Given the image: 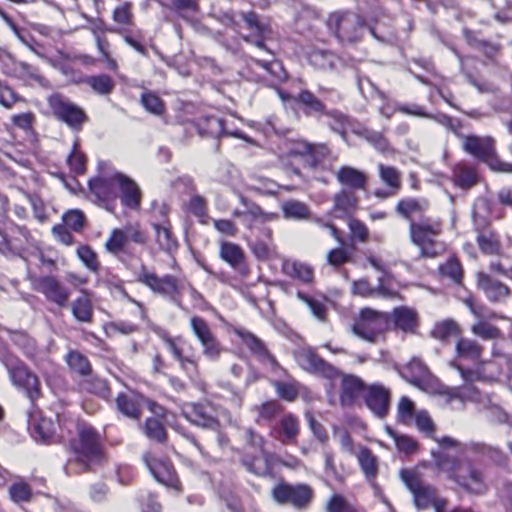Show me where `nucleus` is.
Returning a JSON list of instances; mask_svg holds the SVG:
<instances>
[{
	"label": "nucleus",
	"instance_id": "obj_11",
	"mask_svg": "<svg viewBox=\"0 0 512 512\" xmlns=\"http://www.w3.org/2000/svg\"><path fill=\"white\" fill-rule=\"evenodd\" d=\"M272 496L278 503H289L297 508L306 507L312 500L313 490L305 484H279L272 490Z\"/></svg>",
	"mask_w": 512,
	"mask_h": 512
},
{
	"label": "nucleus",
	"instance_id": "obj_8",
	"mask_svg": "<svg viewBox=\"0 0 512 512\" xmlns=\"http://www.w3.org/2000/svg\"><path fill=\"white\" fill-rule=\"evenodd\" d=\"M47 103L53 115L71 129L80 130L87 121L84 110L62 94L54 93L48 96Z\"/></svg>",
	"mask_w": 512,
	"mask_h": 512
},
{
	"label": "nucleus",
	"instance_id": "obj_2",
	"mask_svg": "<svg viewBox=\"0 0 512 512\" xmlns=\"http://www.w3.org/2000/svg\"><path fill=\"white\" fill-rule=\"evenodd\" d=\"M74 458L65 466L66 473H81L102 459L99 436L93 428L83 426L79 430V440L73 445Z\"/></svg>",
	"mask_w": 512,
	"mask_h": 512
},
{
	"label": "nucleus",
	"instance_id": "obj_49",
	"mask_svg": "<svg viewBox=\"0 0 512 512\" xmlns=\"http://www.w3.org/2000/svg\"><path fill=\"white\" fill-rule=\"evenodd\" d=\"M432 456L436 466L440 470L448 472L453 480L455 474H460V461L457 457L442 451L432 452Z\"/></svg>",
	"mask_w": 512,
	"mask_h": 512
},
{
	"label": "nucleus",
	"instance_id": "obj_42",
	"mask_svg": "<svg viewBox=\"0 0 512 512\" xmlns=\"http://www.w3.org/2000/svg\"><path fill=\"white\" fill-rule=\"evenodd\" d=\"M353 132L366 140L377 151L381 153L390 151V144L382 132L365 127L354 129Z\"/></svg>",
	"mask_w": 512,
	"mask_h": 512
},
{
	"label": "nucleus",
	"instance_id": "obj_58",
	"mask_svg": "<svg viewBox=\"0 0 512 512\" xmlns=\"http://www.w3.org/2000/svg\"><path fill=\"white\" fill-rule=\"evenodd\" d=\"M141 104L146 111L160 116L164 113L165 104L163 100L152 91H144L141 95Z\"/></svg>",
	"mask_w": 512,
	"mask_h": 512
},
{
	"label": "nucleus",
	"instance_id": "obj_63",
	"mask_svg": "<svg viewBox=\"0 0 512 512\" xmlns=\"http://www.w3.org/2000/svg\"><path fill=\"white\" fill-rule=\"evenodd\" d=\"M9 496L17 504L29 502L32 498V490L27 483L17 481L9 487Z\"/></svg>",
	"mask_w": 512,
	"mask_h": 512
},
{
	"label": "nucleus",
	"instance_id": "obj_21",
	"mask_svg": "<svg viewBox=\"0 0 512 512\" xmlns=\"http://www.w3.org/2000/svg\"><path fill=\"white\" fill-rule=\"evenodd\" d=\"M235 333L260 362L271 367L277 365L275 358L269 353L264 343L258 337L244 329H236Z\"/></svg>",
	"mask_w": 512,
	"mask_h": 512
},
{
	"label": "nucleus",
	"instance_id": "obj_7",
	"mask_svg": "<svg viewBox=\"0 0 512 512\" xmlns=\"http://www.w3.org/2000/svg\"><path fill=\"white\" fill-rule=\"evenodd\" d=\"M0 361L7 368L14 385L22 388L29 399L34 400L40 395L38 378L32 374L15 356L10 353L0 355Z\"/></svg>",
	"mask_w": 512,
	"mask_h": 512
},
{
	"label": "nucleus",
	"instance_id": "obj_12",
	"mask_svg": "<svg viewBox=\"0 0 512 512\" xmlns=\"http://www.w3.org/2000/svg\"><path fill=\"white\" fill-rule=\"evenodd\" d=\"M142 458L150 473L159 483L168 488L180 490V481L174 467L168 460L159 459L151 452L144 453Z\"/></svg>",
	"mask_w": 512,
	"mask_h": 512
},
{
	"label": "nucleus",
	"instance_id": "obj_30",
	"mask_svg": "<svg viewBox=\"0 0 512 512\" xmlns=\"http://www.w3.org/2000/svg\"><path fill=\"white\" fill-rule=\"evenodd\" d=\"M299 432L298 419L292 414H286L279 421L278 428L274 429V436L284 444H292L296 441Z\"/></svg>",
	"mask_w": 512,
	"mask_h": 512
},
{
	"label": "nucleus",
	"instance_id": "obj_17",
	"mask_svg": "<svg viewBox=\"0 0 512 512\" xmlns=\"http://www.w3.org/2000/svg\"><path fill=\"white\" fill-rule=\"evenodd\" d=\"M400 375L407 382L422 390H428L434 381L428 367L419 358H412L407 365L401 368Z\"/></svg>",
	"mask_w": 512,
	"mask_h": 512
},
{
	"label": "nucleus",
	"instance_id": "obj_54",
	"mask_svg": "<svg viewBox=\"0 0 512 512\" xmlns=\"http://www.w3.org/2000/svg\"><path fill=\"white\" fill-rule=\"evenodd\" d=\"M459 327L453 320H444L437 323L431 331V336L441 341H447L459 335Z\"/></svg>",
	"mask_w": 512,
	"mask_h": 512
},
{
	"label": "nucleus",
	"instance_id": "obj_24",
	"mask_svg": "<svg viewBox=\"0 0 512 512\" xmlns=\"http://www.w3.org/2000/svg\"><path fill=\"white\" fill-rule=\"evenodd\" d=\"M198 132L201 136L218 138L220 136H233L237 138H243L240 131H230L225 127L223 119L215 116L203 117L198 121L197 124Z\"/></svg>",
	"mask_w": 512,
	"mask_h": 512
},
{
	"label": "nucleus",
	"instance_id": "obj_55",
	"mask_svg": "<svg viewBox=\"0 0 512 512\" xmlns=\"http://www.w3.org/2000/svg\"><path fill=\"white\" fill-rule=\"evenodd\" d=\"M12 342L18 346L29 358H34L38 354V347L34 339L22 331L11 334Z\"/></svg>",
	"mask_w": 512,
	"mask_h": 512
},
{
	"label": "nucleus",
	"instance_id": "obj_37",
	"mask_svg": "<svg viewBox=\"0 0 512 512\" xmlns=\"http://www.w3.org/2000/svg\"><path fill=\"white\" fill-rule=\"evenodd\" d=\"M158 335L163 339L166 346L173 354L174 358L180 363L182 369L186 371H197V361L192 357L184 356L182 350L178 346L176 340L172 339L166 332L161 329L155 330Z\"/></svg>",
	"mask_w": 512,
	"mask_h": 512
},
{
	"label": "nucleus",
	"instance_id": "obj_33",
	"mask_svg": "<svg viewBox=\"0 0 512 512\" xmlns=\"http://www.w3.org/2000/svg\"><path fill=\"white\" fill-rule=\"evenodd\" d=\"M311 65L321 70H339L343 61L336 54L327 50L315 49L308 55Z\"/></svg>",
	"mask_w": 512,
	"mask_h": 512
},
{
	"label": "nucleus",
	"instance_id": "obj_41",
	"mask_svg": "<svg viewBox=\"0 0 512 512\" xmlns=\"http://www.w3.org/2000/svg\"><path fill=\"white\" fill-rule=\"evenodd\" d=\"M82 82L91 88V90L101 96L109 95L115 88V82L107 74H98L86 76Z\"/></svg>",
	"mask_w": 512,
	"mask_h": 512
},
{
	"label": "nucleus",
	"instance_id": "obj_64",
	"mask_svg": "<svg viewBox=\"0 0 512 512\" xmlns=\"http://www.w3.org/2000/svg\"><path fill=\"white\" fill-rule=\"evenodd\" d=\"M64 226L72 229L75 232H80L85 224L86 217L84 213L79 209H71L63 214Z\"/></svg>",
	"mask_w": 512,
	"mask_h": 512
},
{
	"label": "nucleus",
	"instance_id": "obj_57",
	"mask_svg": "<svg viewBox=\"0 0 512 512\" xmlns=\"http://www.w3.org/2000/svg\"><path fill=\"white\" fill-rule=\"evenodd\" d=\"M379 176L383 183H385L391 190L398 192L401 187L400 172L392 167L384 164L378 165Z\"/></svg>",
	"mask_w": 512,
	"mask_h": 512
},
{
	"label": "nucleus",
	"instance_id": "obj_34",
	"mask_svg": "<svg viewBox=\"0 0 512 512\" xmlns=\"http://www.w3.org/2000/svg\"><path fill=\"white\" fill-rule=\"evenodd\" d=\"M463 452H470L481 457H487L497 465H503L506 463V457L498 447L486 444L484 442L471 441L465 443L463 446Z\"/></svg>",
	"mask_w": 512,
	"mask_h": 512
},
{
	"label": "nucleus",
	"instance_id": "obj_16",
	"mask_svg": "<svg viewBox=\"0 0 512 512\" xmlns=\"http://www.w3.org/2000/svg\"><path fill=\"white\" fill-rule=\"evenodd\" d=\"M364 401L371 412L378 418H384L390 407V390L384 385L376 383L364 390Z\"/></svg>",
	"mask_w": 512,
	"mask_h": 512
},
{
	"label": "nucleus",
	"instance_id": "obj_26",
	"mask_svg": "<svg viewBox=\"0 0 512 512\" xmlns=\"http://www.w3.org/2000/svg\"><path fill=\"white\" fill-rule=\"evenodd\" d=\"M144 397L134 391L120 393L116 398V405L119 412L124 416L138 420L141 417Z\"/></svg>",
	"mask_w": 512,
	"mask_h": 512
},
{
	"label": "nucleus",
	"instance_id": "obj_59",
	"mask_svg": "<svg viewBox=\"0 0 512 512\" xmlns=\"http://www.w3.org/2000/svg\"><path fill=\"white\" fill-rule=\"evenodd\" d=\"M25 99L17 94L5 81L0 79V105L12 109L17 103H24Z\"/></svg>",
	"mask_w": 512,
	"mask_h": 512
},
{
	"label": "nucleus",
	"instance_id": "obj_61",
	"mask_svg": "<svg viewBox=\"0 0 512 512\" xmlns=\"http://www.w3.org/2000/svg\"><path fill=\"white\" fill-rule=\"evenodd\" d=\"M153 227L156 232V241L163 250L170 252L177 248V241L167 226L153 224Z\"/></svg>",
	"mask_w": 512,
	"mask_h": 512
},
{
	"label": "nucleus",
	"instance_id": "obj_50",
	"mask_svg": "<svg viewBox=\"0 0 512 512\" xmlns=\"http://www.w3.org/2000/svg\"><path fill=\"white\" fill-rule=\"evenodd\" d=\"M453 178L460 187H471L476 183L477 174L471 166L466 163H458L453 169Z\"/></svg>",
	"mask_w": 512,
	"mask_h": 512
},
{
	"label": "nucleus",
	"instance_id": "obj_45",
	"mask_svg": "<svg viewBox=\"0 0 512 512\" xmlns=\"http://www.w3.org/2000/svg\"><path fill=\"white\" fill-rule=\"evenodd\" d=\"M65 360L69 368L81 376L82 379L86 378L90 373H92L88 358L79 351H69L65 357Z\"/></svg>",
	"mask_w": 512,
	"mask_h": 512
},
{
	"label": "nucleus",
	"instance_id": "obj_44",
	"mask_svg": "<svg viewBox=\"0 0 512 512\" xmlns=\"http://www.w3.org/2000/svg\"><path fill=\"white\" fill-rule=\"evenodd\" d=\"M325 116L330 118V128L338 133L343 140L347 138V129L353 128V119L339 110H327Z\"/></svg>",
	"mask_w": 512,
	"mask_h": 512
},
{
	"label": "nucleus",
	"instance_id": "obj_48",
	"mask_svg": "<svg viewBox=\"0 0 512 512\" xmlns=\"http://www.w3.org/2000/svg\"><path fill=\"white\" fill-rule=\"evenodd\" d=\"M219 253L221 259L234 268L238 267L244 259L242 248L232 242H222Z\"/></svg>",
	"mask_w": 512,
	"mask_h": 512
},
{
	"label": "nucleus",
	"instance_id": "obj_1",
	"mask_svg": "<svg viewBox=\"0 0 512 512\" xmlns=\"http://www.w3.org/2000/svg\"><path fill=\"white\" fill-rule=\"evenodd\" d=\"M442 224L439 220L421 218L409 225L410 241L419 248L420 257L436 258L446 251V245L439 239Z\"/></svg>",
	"mask_w": 512,
	"mask_h": 512
},
{
	"label": "nucleus",
	"instance_id": "obj_52",
	"mask_svg": "<svg viewBox=\"0 0 512 512\" xmlns=\"http://www.w3.org/2000/svg\"><path fill=\"white\" fill-rule=\"evenodd\" d=\"M480 250L487 255H500L501 244L498 236L491 231L482 232L477 237Z\"/></svg>",
	"mask_w": 512,
	"mask_h": 512
},
{
	"label": "nucleus",
	"instance_id": "obj_6",
	"mask_svg": "<svg viewBox=\"0 0 512 512\" xmlns=\"http://www.w3.org/2000/svg\"><path fill=\"white\" fill-rule=\"evenodd\" d=\"M139 281L149 287L154 293H157L178 307L183 308L181 304V294L184 289V282L174 275L166 274L163 277L155 273L143 270L139 274Z\"/></svg>",
	"mask_w": 512,
	"mask_h": 512
},
{
	"label": "nucleus",
	"instance_id": "obj_53",
	"mask_svg": "<svg viewBox=\"0 0 512 512\" xmlns=\"http://www.w3.org/2000/svg\"><path fill=\"white\" fill-rule=\"evenodd\" d=\"M456 351L459 357L477 361L481 356L482 347L474 340L461 338L457 342Z\"/></svg>",
	"mask_w": 512,
	"mask_h": 512
},
{
	"label": "nucleus",
	"instance_id": "obj_62",
	"mask_svg": "<svg viewBox=\"0 0 512 512\" xmlns=\"http://www.w3.org/2000/svg\"><path fill=\"white\" fill-rule=\"evenodd\" d=\"M327 512H362L344 496L334 494L326 503Z\"/></svg>",
	"mask_w": 512,
	"mask_h": 512
},
{
	"label": "nucleus",
	"instance_id": "obj_5",
	"mask_svg": "<svg viewBox=\"0 0 512 512\" xmlns=\"http://www.w3.org/2000/svg\"><path fill=\"white\" fill-rule=\"evenodd\" d=\"M327 26L342 43H354L361 39L365 22L353 12H334L327 20Z\"/></svg>",
	"mask_w": 512,
	"mask_h": 512
},
{
	"label": "nucleus",
	"instance_id": "obj_9",
	"mask_svg": "<svg viewBox=\"0 0 512 512\" xmlns=\"http://www.w3.org/2000/svg\"><path fill=\"white\" fill-rule=\"evenodd\" d=\"M400 476L406 487L412 493L417 509L430 507L438 497L437 490L430 484L422 481L416 472L403 469L400 472Z\"/></svg>",
	"mask_w": 512,
	"mask_h": 512
},
{
	"label": "nucleus",
	"instance_id": "obj_46",
	"mask_svg": "<svg viewBox=\"0 0 512 512\" xmlns=\"http://www.w3.org/2000/svg\"><path fill=\"white\" fill-rule=\"evenodd\" d=\"M79 384L81 389L86 392L95 394L104 399L109 397V387L107 382L92 373H90L86 378L81 379Z\"/></svg>",
	"mask_w": 512,
	"mask_h": 512
},
{
	"label": "nucleus",
	"instance_id": "obj_40",
	"mask_svg": "<svg viewBox=\"0 0 512 512\" xmlns=\"http://www.w3.org/2000/svg\"><path fill=\"white\" fill-rule=\"evenodd\" d=\"M71 312L74 318L82 323H91L93 319V305L88 294L84 293L71 303Z\"/></svg>",
	"mask_w": 512,
	"mask_h": 512
},
{
	"label": "nucleus",
	"instance_id": "obj_28",
	"mask_svg": "<svg viewBox=\"0 0 512 512\" xmlns=\"http://www.w3.org/2000/svg\"><path fill=\"white\" fill-rule=\"evenodd\" d=\"M454 481L466 491L473 494H484L487 486L482 472L476 467L469 465L467 476L460 474L454 475Z\"/></svg>",
	"mask_w": 512,
	"mask_h": 512
},
{
	"label": "nucleus",
	"instance_id": "obj_29",
	"mask_svg": "<svg viewBox=\"0 0 512 512\" xmlns=\"http://www.w3.org/2000/svg\"><path fill=\"white\" fill-rule=\"evenodd\" d=\"M390 318L395 327L405 333L414 334L418 327V314L409 307L401 306L393 310Z\"/></svg>",
	"mask_w": 512,
	"mask_h": 512
},
{
	"label": "nucleus",
	"instance_id": "obj_22",
	"mask_svg": "<svg viewBox=\"0 0 512 512\" xmlns=\"http://www.w3.org/2000/svg\"><path fill=\"white\" fill-rule=\"evenodd\" d=\"M437 393L445 397L446 403H452L455 400L461 404L466 402L482 403L479 391L471 384L459 387L442 386Z\"/></svg>",
	"mask_w": 512,
	"mask_h": 512
},
{
	"label": "nucleus",
	"instance_id": "obj_47",
	"mask_svg": "<svg viewBox=\"0 0 512 512\" xmlns=\"http://www.w3.org/2000/svg\"><path fill=\"white\" fill-rule=\"evenodd\" d=\"M359 465L368 480H374L378 474V460L366 447L361 448L358 455Z\"/></svg>",
	"mask_w": 512,
	"mask_h": 512
},
{
	"label": "nucleus",
	"instance_id": "obj_32",
	"mask_svg": "<svg viewBox=\"0 0 512 512\" xmlns=\"http://www.w3.org/2000/svg\"><path fill=\"white\" fill-rule=\"evenodd\" d=\"M57 424L46 417L34 418L31 428L32 437L42 443H53L57 440Z\"/></svg>",
	"mask_w": 512,
	"mask_h": 512
},
{
	"label": "nucleus",
	"instance_id": "obj_15",
	"mask_svg": "<svg viewBox=\"0 0 512 512\" xmlns=\"http://www.w3.org/2000/svg\"><path fill=\"white\" fill-rule=\"evenodd\" d=\"M35 289L46 299L59 307H65L70 297V290L53 276H44L34 282Z\"/></svg>",
	"mask_w": 512,
	"mask_h": 512
},
{
	"label": "nucleus",
	"instance_id": "obj_19",
	"mask_svg": "<svg viewBox=\"0 0 512 512\" xmlns=\"http://www.w3.org/2000/svg\"><path fill=\"white\" fill-rule=\"evenodd\" d=\"M113 180L120 190L122 205L129 209H138L141 202V191L136 182L119 172L113 175Z\"/></svg>",
	"mask_w": 512,
	"mask_h": 512
},
{
	"label": "nucleus",
	"instance_id": "obj_51",
	"mask_svg": "<svg viewBox=\"0 0 512 512\" xmlns=\"http://www.w3.org/2000/svg\"><path fill=\"white\" fill-rule=\"evenodd\" d=\"M283 215L287 219L305 220L309 218L310 212L307 205L297 200H288L281 205Z\"/></svg>",
	"mask_w": 512,
	"mask_h": 512
},
{
	"label": "nucleus",
	"instance_id": "obj_20",
	"mask_svg": "<svg viewBox=\"0 0 512 512\" xmlns=\"http://www.w3.org/2000/svg\"><path fill=\"white\" fill-rule=\"evenodd\" d=\"M477 286L481 289L489 301L497 303L505 301L511 294L510 289L498 280L493 279L484 272L476 274Z\"/></svg>",
	"mask_w": 512,
	"mask_h": 512
},
{
	"label": "nucleus",
	"instance_id": "obj_18",
	"mask_svg": "<svg viewBox=\"0 0 512 512\" xmlns=\"http://www.w3.org/2000/svg\"><path fill=\"white\" fill-rule=\"evenodd\" d=\"M240 16L245 21L248 29L251 30L250 34L244 37V40L257 48L266 50L265 40L269 38L272 33L270 26L261 22L255 12H242Z\"/></svg>",
	"mask_w": 512,
	"mask_h": 512
},
{
	"label": "nucleus",
	"instance_id": "obj_56",
	"mask_svg": "<svg viewBox=\"0 0 512 512\" xmlns=\"http://www.w3.org/2000/svg\"><path fill=\"white\" fill-rule=\"evenodd\" d=\"M103 328L108 337H113L117 334L128 336L139 331L138 325L123 320L105 323Z\"/></svg>",
	"mask_w": 512,
	"mask_h": 512
},
{
	"label": "nucleus",
	"instance_id": "obj_38",
	"mask_svg": "<svg viewBox=\"0 0 512 512\" xmlns=\"http://www.w3.org/2000/svg\"><path fill=\"white\" fill-rule=\"evenodd\" d=\"M293 100L305 107L307 115H325L327 112L326 105L309 90H302Z\"/></svg>",
	"mask_w": 512,
	"mask_h": 512
},
{
	"label": "nucleus",
	"instance_id": "obj_3",
	"mask_svg": "<svg viewBox=\"0 0 512 512\" xmlns=\"http://www.w3.org/2000/svg\"><path fill=\"white\" fill-rule=\"evenodd\" d=\"M463 150L486 163L493 171L512 173V164L501 161L495 150V140L490 136L463 135Z\"/></svg>",
	"mask_w": 512,
	"mask_h": 512
},
{
	"label": "nucleus",
	"instance_id": "obj_14",
	"mask_svg": "<svg viewBox=\"0 0 512 512\" xmlns=\"http://www.w3.org/2000/svg\"><path fill=\"white\" fill-rule=\"evenodd\" d=\"M298 364L306 371L319 374L328 379H335L340 375V371L322 359L312 349H303L297 353Z\"/></svg>",
	"mask_w": 512,
	"mask_h": 512
},
{
	"label": "nucleus",
	"instance_id": "obj_23",
	"mask_svg": "<svg viewBox=\"0 0 512 512\" xmlns=\"http://www.w3.org/2000/svg\"><path fill=\"white\" fill-rule=\"evenodd\" d=\"M240 203L246 208L243 225L249 230H252L257 224H264L279 218L278 214L264 211L258 204L244 196H240Z\"/></svg>",
	"mask_w": 512,
	"mask_h": 512
},
{
	"label": "nucleus",
	"instance_id": "obj_13",
	"mask_svg": "<svg viewBox=\"0 0 512 512\" xmlns=\"http://www.w3.org/2000/svg\"><path fill=\"white\" fill-rule=\"evenodd\" d=\"M4 74L22 81L27 86L48 87V80L40 74L37 67L26 62L11 59L10 63L4 65Z\"/></svg>",
	"mask_w": 512,
	"mask_h": 512
},
{
	"label": "nucleus",
	"instance_id": "obj_4",
	"mask_svg": "<svg viewBox=\"0 0 512 512\" xmlns=\"http://www.w3.org/2000/svg\"><path fill=\"white\" fill-rule=\"evenodd\" d=\"M390 322V315L372 308H364L352 325V332L369 343H377Z\"/></svg>",
	"mask_w": 512,
	"mask_h": 512
},
{
	"label": "nucleus",
	"instance_id": "obj_27",
	"mask_svg": "<svg viewBox=\"0 0 512 512\" xmlns=\"http://www.w3.org/2000/svg\"><path fill=\"white\" fill-rule=\"evenodd\" d=\"M341 385H340V403L342 406H350L354 403L355 399L360 392H364L365 386L361 378L355 375L342 374L340 372Z\"/></svg>",
	"mask_w": 512,
	"mask_h": 512
},
{
	"label": "nucleus",
	"instance_id": "obj_25",
	"mask_svg": "<svg viewBox=\"0 0 512 512\" xmlns=\"http://www.w3.org/2000/svg\"><path fill=\"white\" fill-rule=\"evenodd\" d=\"M357 207L358 197L353 192L343 189L334 195L330 214L339 219H348Z\"/></svg>",
	"mask_w": 512,
	"mask_h": 512
},
{
	"label": "nucleus",
	"instance_id": "obj_60",
	"mask_svg": "<svg viewBox=\"0 0 512 512\" xmlns=\"http://www.w3.org/2000/svg\"><path fill=\"white\" fill-rule=\"evenodd\" d=\"M347 225L350 232V238L352 241L366 243L369 239V230L364 222L357 218L349 217L347 219Z\"/></svg>",
	"mask_w": 512,
	"mask_h": 512
},
{
	"label": "nucleus",
	"instance_id": "obj_39",
	"mask_svg": "<svg viewBox=\"0 0 512 512\" xmlns=\"http://www.w3.org/2000/svg\"><path fill=\"white\" fill-rule=\"evenodd\" d=\"M242 463L248 471L258 476H266L271 472V465L265 451H257V454L254 456L245 455Z\"/></svg>",
	"mask_w": 512,
	"mask_h": 512
},
{
	"label": "nucleus",
	"instance_id": "obj_35",
	"mask_svg": "<svg viewBox=\"0 0 512 512\" xmlns=\"http://www.w3.org/2000/svg\"><path fill=\"white\" fill-rule=\"evenodd\" d=\"M338 182L351 189L362 190L367 184V176L364 172L350 167L343 166L336 173Z\"/></svg>",
	"mask_w": 512,
	"mask_h": 512
},
{
	"label": "nucleus",
	"instance_id": "obj_36",
	"mask_svg": "<svg viewBox=\"0 0 512 512\" xmlns=\"http://www.w3.org/2000/svg\"><path fill=\"white\" fill-rule=\"evenodd\" d=\"M428 208L426 200L415 198L401 199L396 205V212L409 221H416L415 216H420Z\"/></svg>",
	"mask_w": 512,
	"mask_h": 512
},
{
	"label": "nucleus",
	"instance_id": "obj_10",
	"mask_svg": "<svg viewBox=\"0 0 512 512\" xmlns=\"http://www.w3.org/2000/svg\"><path fill=\"white\" fill-rule=\"evenodd\" d=\"M181 413L193 425L211 430L219 428L217 409L209 402L185 403L181 407Z\"/></svg>",
	"mask_w": 512,
	"mask_h": 512
},
{
	"label": "nucleus",
	"instance_id": "obj_31",
	"mask_svg": "<svg viewBox=\"0 0 512 512\" xmlns=\"http://www.w3.org/2000/svg\"><path fill=\"white\" fill-rule=\"evenodd\" d=\"M113 185H116L113 176L110 178H96L89 181L91 193L96 197L99 203L105 204L106 209L109 211H112L109 202L115 199Z\"/></svg>",
	"mask_w": 512,
	"mask_h": 512
},
{
	"label": "nucleus",
	"instance_id": "obj_43",
	"mask_svg": "<svg viewBox=\"0 0 512 512\" xmlns=\"http://www.w3.org/2000/svg\"><path fill=\"white\" fill-rule=\"evenodd\" d=\"M283 271L286 275L304 283H310L314 276L313 270L309 265L298 261H284Z\"/></svg>",
	"mask_w": 512,
	"mask_h": 512
}]
</instances>
